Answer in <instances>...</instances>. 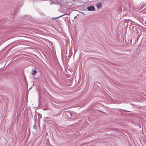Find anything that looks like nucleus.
Here are the masks:
<instances>
[{
    "label": "nucleus",
    "mask_w": 146,
    "mask_h": 146,
    "mask_svg": "<svg viewBox=\"0 0 146 146\" xmlns=\"http://www.w3.org/2000/svg\"><path fill=\"white\" fill-rule=\"evenodd\" d=\"M87 9L89 11H95V9L94 6H88L87 7Z\"/></svg>",
    "instance_id": "obj_1"
},
{
    "label": "nucleus",
    "mask_w": 146,
    "mask_h": 146,
    "mask_svg": "<svg viewBox=\"0 0 146 146\" xmlns=\"http://www.w3.org/2000/svg\"><path fill=\"white\" fill-rule=\"evenodd\" d=\"M132 29H133V31L136 33H138V31L136 27L133 26L132 27Z\"/></svg>",
    "instance_id": "obj_2"
},
{
    "label": "nucleus",
    "mask_w": 146,
    "mask_h": 146,
    "mask_svg": "<svg viewBox=\"0 0 146 146\" xmlns=\"http://www.w3.org/2000/svg\"><path fill=\"white\" fill-rule=\"evenodd\" d=\"M96 6L98 9H100L102 7V5L99 2L97 3Z\"/></svg>",
    "instance_id": "obj_3"
},
{
    "label": "nucleus",
    "mask_w": 146,
    "mask_h": 146,
    "mask_svg": "<svg viewBox=\"0 0 146 146\" xmlns=\"http://www.w3.org/2000/svg\"><path fill=\"white\" fill-rule=\"evenodd\" d=\"M37 72L36 70H32V71L31 74L33 75H35Z\"/></svg>",
    "instance_id": "obj_4"
},
{
    "label": "nucleus",
    "mask_w": 146,
    "mask_h": 146,
    "mask_svg": "<svg viewBox=\"0 0 146 146\" xmlns=\"http://www.w3.org/2000/svg\"><path fill=\"white\" fill-rule=\"evenodd\" d=\"M36 122H35V123L34 124L33 127L35 129L37 130V127L36 126Z\"/></svg>",
    "instance_id": "obj_5"
},
{
    "label": "nucleus",
    "mask_w": 146,
    "mask_h": 146,
    "mask_svg": "<svg viewBox=\"0 0 146 146\" xmlns=\"http://www.w3.org/2000/svg\"><path fill=\"white\" fill-rule=\"evenodd\" d=\"M69 114L70 115V116L71 117L72 116V114L70 112H69Z\"/></svg>",
    "instance_id": "obj_6"
},
{
    "label": "nucleus",
    "mask_w": 146,
    "mask_h": 146,
    "mask_svg": "<svg viewBox=\"0 0 146 146\" xmlns=\"http://www.w3.org/2000/svg\"><path fill=\"white\" fill-rule=\"evenodd\" d=\"M76 17V16H75V17H74V19H75Z\"/></svg>",
    "instance_id": "obj_7"
}]
</instances>
